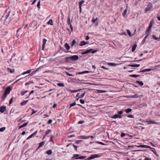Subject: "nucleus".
<instances>
[{"instance_id": "1", "label": "nucleus", "mask_w": 160, "mask_h": 160, "mask_svg": "<svg viewBox=\"0 0 160 160\" xmlns=\"http://www.w3.org/2000/svg\"><path fill=\"white\" fill-rule=\"evenodd\" d=\"M78 57L77 55H74L72 56L66 57L65 59L66 62H70V60L75 61L78 60Z\"/></svg>"}, {"instance_id": "2", "label": "nucleus", "mask_w": 160, "mask_h": 160, "mask_svg": "<svg viewBox=\"0 0 160 160\" xmlns=\"http://www.w3.org/2000/svg\"><path fill=\"white\" fill-rule=\"evenodd\" d=\"M152 7V3L151 2H149L147 7L146 8L145 10V12H147L150 10Z\"/></svg>"}, {"instance_id": "3", "label": "nucleus", "mask_w": 160, "mask_h": 160, "mask_svg": "<svg viewBox=\"0 0 160 160\" xmlns=\"http://www.w3.org/2000/svg\"><path fill=\"white\" fill-rule=\"evenodd\" d=\"M11 90V88L10 87H8L7 88L6 90L5 91L4 94H6L7 95L10 92Z\"/></svg>"}, {"instance_id": "4", "label": "nucleus", "mask_w": 160, "mask_h": 160, "mask_svg": "<svg viewBox=\"0 0 160 160\" xmlns=\"http://www.w3.org/2000/svg\"><path fill=\"white\" fill-rule=\"evenodd\" d=\"M137 147L138 148H152L150 147L149 146L146 145H141L139 146H137Z\"/></svg>"}, {"instance_id": "5", "label": "nucleus", "mask_w": 160, "mask_h": 160, "mask_svg": "<svg viewBox=\"0 0 160 160\" xmlns=\"http://www.w3.org/2000/svg\"><path fill=\"white\" fill-rule=\"evenodd\" d=\"M122 117L121 115H118V114H115L113 116L111 117V118L113 119H116L117 118H121Z\"/></svg>"}, {"instance_id": "6", "label": "nucleus", "mask_w": 160, "mask_h": 160, "mask_svg": "<svg viewBox=\"0 0 160 160\" xmlns=\"http://www.w3.org/2000/svg\"><path fill=\"white\" fill-rule=\"evenodd\" d=\"M6 110V107L5 106H1L0 108V112H3Z\"/></svg>"}, {"instance_id": "7", "label": "nucleus", "mask_w": 160, "mask_h": 160, "mask_svg": "<svg viewBox=\"0 0 160 160\" xmlns=\"http://www.w3.org/2000/svg\"><path fill=\"white\" fill-rule=\"evenodd\" d=\"M47 41V40L46 39H43V44L42 47V50H44L45 48V45L46 43V41Z\"/></svg>"}, {"instance_id": "8", "label": "nucleus", "mask_w": 160, "mask_h": 160, "mask_svg": "<svg viewBox=\"0 0 160 160\" xmlns=\"http://www.w3.org/2000/svg\"><path fill=\"white\" fill-rule=\"evenodd\" d=\"M92 49H88L87 50H86V51L82 52L81 53V54H85L87 53H88L90 52L92 50Z\"/></svg>"}, {"instance_id": "9", "label": "nucleus", "mask_w": 160, "mask_h": 160, "mask_svg": "<svg viewBox=\"0 0 160 160\" xmlns=\"http://www.w3.org/2000/svg\"><path fill=\"white\" fill-rule=\"evenodd\" d=\"M37 133V131H36L34 132L31 134L29 137L27 138V140L29 139L32 138L34 136H35Z\"/></svg>"}, {"instance_id": "10", "label": "nucleus", "mask_w": 160, "mask_h": 160, "mask_svg": "<svg viewBox=\"0 0 160 160\" xmlns=\"http://www.w3.org/2000/svg\"><path fill=\"white\" fill-rule=\"evenodd\" d=\"M128 97L130 98H138L139 97V96L137 94H135L134 95L129 96H128Z\"/></svg>"}, {"instance_id": "11", "label": "nucleus", "mask_w": 160, "mask_h": 160, "mask_svg": "<svg viewBox=\"0 0 160 160\" xmlns=\"http://www.w3.org/2000/svg\"><path fill=\"white\" fill-rule=\"evenodd\" d=\"M105 92H106V91L102 90H97L95 91V93H105Z\"/></svg>"}, {"instance_id": "12", "label": "nucleus", "mask_w": 160, "mask_h": 160, "mask_svg": "<svg viewBox=\"0 0 160 160\" xmlns=\"http://www.w3.org/2000/svg\"><path fill=\"white\" fill-rule=\"evenodd\" d=\"M79 154H74L73 155V156L72 157V158L75 159H80V157H79Z\"/></svg>"}, {"instance_id": "13", "label": "nucleus", "mask_w": 160, "mask_h": 160, "mask_svg": "<svg viewBox=\"0 0 160 160\" xmlns=\"http://www.w3.org/2000/svg\"><path fill=\"white\" fill-rule=\"evenodd\" d=\"M28 123V122H27L25 123L24 124H23L22 125H21L20 126L19 128V129H20L24 127L25 126H26L27 125Z\"/></svg>"}, {"instance_id": "14", "label": "nucleus", "mask_w": 160, "mask_h": 160, "mask_svg": "<svg viewBox=\"0 0 160 160\" xmlns=\"http://www.w3.org/2000/svg\"><path fill=\"white\" fill-rule=\"evenodd\" d=\"M132 111V109L131 108H127L125 109L124 111V112H126L127 113H128L130 112H131Z\"/></svg>"}, {"instance_id": "15", "label": "nucleus", "mask_w": 160, "mask_h": 160, "mask_svg": "<svg viewBox=\"0 0 160 160\" xmlns=\"http://www.w3.org/2000/svg\"><path fill=\"white\" fill-rule=\"evenodd\" d=\"M148 124H156L157 122L153 121L152 120H149L147 121Z\"/></svg>"}, {"instance_id": "16", "label": "nucleus", "mask_w": 160, "mask_h": 160, "mask_svg": "<svg viewBox=\"0 0 160 160\" xmlns=\"http://www.w3.org/2000/svg\"><path fill=\"white\" fill-rule=\"evenodd\" d=\"M64 47L67 50H69L70 49V46L67 43H66L65 44Z\"/></svg>"}, {"instance_id": "17", "label": "nucleus", "mask_w": 160, "mask_h": 160, "mask_svg": "<svg viewBox=\"0 0 160 160\" xmlns=\"http://www.w3.org/2000/svg\"><path fill=\"white\" fill-rule=\"evenodd\" d=\"M137 46V45L136 44H135L133 46L132 48V52H133L136 49V47Z\"/></svg>"}, {"instance_id": "18", "label": "nucleus", "mask_w": 160, "mask_h": 160, "mask_svg": "<svg viewBox=\"0 0 160 160\" xmlns=\"http://www.w3.org/2000/svg\"><path fill=\"white\" fill-rule=\"evenodd\" d=\"M88 43V42H86L83 41L81 42V46H82L85 45L87 44Z\"/></svg>"}, {"instance_id": "19", "label": "nucleus", "mask_w": 160, "mask_h": 160, "mask_svg": "<svg viewBox=\"0 0 160 160\" xmlns=\"http://www.w3.org/2000/svg\"><path fill=\"white\" fill-rule=\"evenodd\" d=\"M44 143H45V142L44 141L42 142H41L40 143H39V146L38 147V148H41V147L43 146V145L44 144Z\"/></svg>"}, {"instance_id": "20", "label": "nucleus", "mask_w": 160, "mask_h": 160, "mask_svg": "<svg viewBox=\"0 0 160 160\" xmlns=\"http://www.w3.org/2000/svg\"><path fill=\"white\" fill-rule=\"evenodd\" d=\"M136 83L140 86H142L143 85V83L142 81H136Z\"/></svg>"}, {"instance_id": "21", "label": "nucleus", "mask_w": 160, "mask_h": 160, "mask_svg": "<svg viewBox=\"0 0 160 160\" xmlns=\"http://www.w3.org/2000/svg\"><path fill=\"white\" fill-rule=\"evenodd\" d=\"M127 13V9H125L124 12H123L122 14V16L124 17H125V16L126 14V13Z\"/></svg>"}, {"instance_id": "22", "label": "nucleus", "mask_w": 160, "mask_h": 160, "mask_svg": "<svg viewBox=\"0 0 160 160\" xmlns=\"http://www.w3.org/2000/svg\"><path fill=\"white\" fill-rule=\"evenodd\" d=\"M154 21L153 20H152L150 22L149 25L148 27H149L150 28H151L152 26V24L154 23Z\"/></svg>"}, {"instance_id": "23", "label": "nucleus", "mask_w": 160, "mask_h": 160, "mask_svg": "<svg viewBox=\"0 0 160 160\" xmlns=\"http://www.w3.org/2000/svg\"><path fill=\"white\" fill-rule=\"evenodd\" d=\"M7 69L8 70V71L10 72L11 73H13L14 72V69H11L9 68H8Z\"/></svg>"}, {"instance_id": "24", "label": "nucleus", "mask_w": 160, "mask_h": 160, "mask_svg": "<svg viewBox=\"0 0 160 160\" xmlns=\"http://www.w3.org/2000/svg\"><path fill=\"white\" fill-rule=\"evenodd\" d=\"M47 24L52 25H53L52 20V19H50L47 22Z\"/></svg>"}, {"instance_id": "25", "label": "nucleus", "mask_w": 160, "mask_h": 160, "mask_svg": "<svg viewBox=\"0 0 160 160\" xmlns=\"http://www.w3.org/2000/svg\"><path fill=\"white\" fill-rule=\"evenodd\" d=\"M52 153V151L50 150H48L46 152V153L49 155H51Z\"/></svg>"}, {"instance_id": "26", "label": "nucleus", "mask_w": 160, "mask_h": 160, "mask_svg": "<svg viewBox=\"0 0 160 160\" xmlns=\"http://www.w3.org/2000/svg\"><path fill=\"white\" fill-rule=\"evenodd\" d=\"M28 101V100L24 101L23 102H21V105L23 106V105H25L27 103Z\"/></svg>"}, {"instance_id": "27", "label": "nucleus", "mask_w": 160, "mask_h": 160, "mask_svg": "<svg viewBox=\"0 0 160 160\" xmlns=\"http://www.w3.org/2000/svg\"><path fill=\"white\" fill-rule=\"evenodd\" d=\"M76 43V41L75 40H73V41L72 42V44L71 45V47H73L74 45H75V43Z\"/></svg>"}, {"instance_id": "28", "label": "nucleus", "mask_w": 160, "mask_h": 160, "mask_svg": "<svg viewBox=\"0 0 160 160\" xmlns=\"http://www.w3.org/2000/svg\"><path fill=\"white\" fill-rule=\"evenodd\" d=\"M76 101H75L73 103H71L70 104V107L69 108H71V107H72L74 106L75 105H76Z\"/></svg>"}, {"instance_id": "29", "label": "nucleus", "mask_w": 160, "mask_h": 160, "mask_svg": "<svg viewBox=\"0 0 160 160\" xmlns=\"http://www.w3.org/2000/svg\"><path fill=\"white\" fill-rule=\"evenodd\" d=\"M130 77H133V78H137L139 76L138 75H136V74H132L130 75Z\"/></svg>"}, {"instance_id": "30", "label": "nucleus", "mask_w": 160, "mask_h": 160, "mask_svg": "<svg viewBox=\"0 0 160 160\" xmlns=\"http://www.w3.org/2000/svg\"><path fill=\"white\" fill-rule=\"evenodd\" d=\"M57 85L58 86H60V87H64V84L62 83H58L57 84Z\"/></svg>"}, {"instance_id": "31", "label": "nucleus", "mask_w": 160, "mask_h": 160, "mask_svg": "<svg viewBox=\"0 0 160 160\" xmlns=\"http://www.w3.org/2000/svg\"><path fill=\"white\" fill-rule=\"evenodd\" d=\"M31 71L30 70H28L27 71L25 72H24L22 74L25 75L26 74L29 73L31 72Z\"/></svg>"}, {"instance_id": "32", "label": "nucleus", "mask_w": 160, "mask_h": 160, "mask_svg": "<svg viewBox=\"0 0 160 160\" xmlns=\"http://www.w3.org/2000/svg\"><path fill=\"white\" fill-rule=\"evenodd\" d=\"M127 32L128 33V35L130 37H131L132 35H131V32L129 30H127Z\"/></svg>"}, {"instance_id": "33", "label": "nucleus", "mask_w": 160, "mask_h": 160, "mask_svg": "<svg viewBox=\"0 0 160 160\" xmlns=\"http://www.w3.org/2000/svg\"><path fill=\"white\" fill-rule=\"evenodd\" d=\"M94 158H97L101 156V154H94Z\"/></svg>"}, {"instance_id": "34", "label": "nucleus", "mask_w": 160, "mask_h": 160, "mask_svg": "<svg viewBox=\"0 0 160 160\" xmlns=\"http://www.w3.org/2000/svg\"><path fill=\"white\" fill-rule=\"evenodd\" d=\"M51 132V130L50 129H48L46 132V135L49 134Z\"/></svg>"}, {"instance_id": "35", "label": "nucleus", "mask_w": 160, "mask_h": 160, "mask_svg": "<svg viewBox=\"0 0 160 160\" xmlns=\"http://www.w3.org/2000/svg\"><path fill=\"white\" fill-rule=\"evenodd\" d=\"M98 18H93L92 20V23H94L95 22L98 20Z\"/></svg>"}, {"instance_id": "36", "label": "nucleus", "mask_w": 160, "mask_h": 160, "mask_svg": "<svg viewBox=\"0 0 160 160\" xmlns=\"http://www.w3.org/2000/svg\"><path fill=\"white\" fill-rule=\"evenodd\" d=\"M67 23L68 25H70V17H68V20H67Z\"/></svg>"}, {"instance_id": "37", "label": "nucleus", "mask_w": 160, "mask_h": 160, "mask_svg": "<svg viewBox=\"0 0 160 160\" xmlns=\"http://www.w3.org/2000/svg\"><path fill=\"white\" fill-rule=\"evenodd\" d=\"M90 137H86L85 136H81V138L85 139L89 138Z\"/></svg>"}, {"instance_id": "38", "label": "nucleus", "mask_w": 160, "mask_h": 160, "mask_svg": "<svg viewBox=\"0 0 160 160\" xmlns=\"http://www.w3.org/2000/svg\"><path fill=\"white\" fill-rule=\"evenodd\" d=\"M132 67H138L140 66V64H132Z\"/></svg>"}, {"instance_id": "39", "label": "nucleus", "mask_w": 160, "mask_h": 160, "mask_svg": "<svg viewBox=\"0 0 160 160\" xmlns=\"http://www.w3.org/2000/svg\"><path fill=\"white\" fill-rule=\"evenodd\" d=\"M89 72L88 71H85L83 72H81V74H85L86 73H88Z\"/></svg>"}, {"instance_id": "40", "label": "nucleus", "mask_w": 160, "mask_h": 160, "mask_svg": "<svg viewBox=\"0 0 160 160\" xmlns=\"http://www.w3.org/2000/svg\"><path fill=\"white\" fill-rule=\"evenodd\" d=\"M5 127H4L0 128V132H3L5 130Z\"/></svg>"}, {"instance_id": "41", "label": "nucleus", "mask_w": 160, "mask_h": 160, "mask_svg": "<svg viewBox=\"0 0 160 160\" xmlns=\"http://www.w3.org/2000/svg\"><path fill=\"white\" fill-rule=\"evenodd\" d=\"M28 92L27 91H23L21 92V94L22 96L24 95L26 92Z\"/></svg>"}, {"instance_id": "42", "label": "nucleus", "mask_w": 160, "mask_h": 160, "mask_svg": "<svg viewBox=\"0 0 160 160\" xmlns=\"http://www.w3.org/2000/svg\"><path fill=\"white\" fill-rule=\"evenodd\" d=\"M33 83V82L32 81H30L29 82L26 83L25 84L26 85H27L29 84L30 83Z\"/></svg>"}, {"instance_id": "43", "label": "nucleus", "mask_w": 160, "mask_h": 160, "mask_svg": "<svg viewBox=\"0 0 160 160\" xmlns=\"http://www.w3.org/2000/svg\"><path fill=\"white\" fill-rule=\"evenodd\" d=\"M38 71V70L37 69L36 70L33 71L32 72V73L31 74V75H32L33 74H34L37 71Z\"/></svg>"}, {"instance_id": "44", "label": "nucleus", "mask_w": 160, "mask_h": 160, "mask_svg": "<svg viewBox=\"0 0 160 160\" xmlns=\"http://www.w3.org/2000/svg\"><path fill=\"white\" fill-rule=\"evenodd\" d=\"M40 1H39L37 5V7L38 8H40Z\"/></svg>"}, {"instance_id": "45", "label": "nucleus", "mask_w": 160, "mask_h": 160, "mask_svg": "<svg viewBox=\"0 0 160 160\" xmlns=\"http://www.w3.org/2000/svg\"><path fill=\"white\" fill-rule=\"evenodd\" d=\"M153 38L155 39L156 40H158V38H157L156 37V36L154 35L152 36Z\"/></svg>"}, {"instance_id": "46", "label": "nucleus", "mask_w": 160, "mask_h": 160, "mask_svg": "<svg viewBox=\"0 0 160 160\" xmlns=\"http://www.w3.org/2000/svg\"><path fill=\"white\" fill-rule=\"evenodd\" d=\"M123 111H118V115H121Z\"/></svg>"}, {"instance_id": "47", "label": "nucleus", "mask_w": 160, "mask_h": 160, "mask_svg": "<svg viewBox=\"0 0 160 160\" xmlns=\"http://www.w3.org/2000/svg\"><path fill=\"white\" fill-rule=\"evenodd\" d=\"M146 36L144 38V39H146L148 37V35H149V33L148 32H146Z\"/></svg>"}, {"instance_id": "48", "label": "nucleus", "mask_w": 160, "mask_h": 160, "mask_svg": "<svg viewBox=\"0 0 160 160\" xmlns=\"http://www.w3.org/2000/svg\"><path fill=\"white\" fill-rule=\"evenodd\" d=\"M151 149H152L151 150V151L154 154H155L156 152V150L154 148H152Z\"/></svg>"}, {"instance_id": "49", "label": "nucleus", "mask_w": 160, "mask_h": 160, "mask_svg": "<svg viewBox=\"0 0 160 160\" xmlns=\"http://www.w3.org/2000/svg\"><path fill=\"white\" fill-rule=\"evenodd\" d=\"M70 92H71V93H73V92H76L77 91H80V89H78V90H74V91H73L72 90H70Z\"/></svg>"}, {"instance_id": "50", "label": "nucleus", "mask_w": 160, "mask_h": 160, "mask_svg": "<svg viewBox=\"0 0 160 160\" xmlns=\"http://www.w3.org/2000/svg\"><path fill=\"white\" fill-rule=\"evenodd\" d=\"M32 113L31 114V115H32V114L35 113L37 112V111H35L33 109H32Z\"/></svg>"}, {"instance_id": "51", "label": "nucleus", "mask_w": 160, "mask_h": 160, "mask_svg": "<svg viewBox=\"0 0 160 160\" xmlns=\"http://www.w3.org/2000/svg\"><path fill=\"white\" fill-rule=\"evenodd\" d=\"M109 64L111 65L112 66H114L117 65V64L114 63H109Z\"/></svg>"}, {"instance_id": "52", "label": "nucleus", "mask_w": 160, "mask_h": 160, "mask_svg": "<svg viewBox=\"0 0 160 160\" xmlns=\"http://www.w3.org/2000/svg\"><path fill=\"white\" fill-rule=\"evenodd\" d=\"M127 117L130 118H134V117L132 115H129L127 116Z\"/></svg>"}, {"instance_id": "53", "label": "nucleus", "mask_w": 160, "mask_h": 160, "mask_svg": "<svg viewBox=\"0 0 160 160\" xmlns=\"http://www.w3.org/2000/svg\"><path fill=\"white\" fill-rule=\"evenodd\" d=\"M125 136V134L124 133L122 132L121 135V137H123Z\"/></svg>"}, {"instance_id": "54", "label": "nucleus", "mask_w": 160, "mask_h": 160, "mask_svg": "<svg viewBox=\"0 0 160 160\" xmlns=\"http://www.w3.org/2000/svg\"><path fill=\"white\" fill-rule=\"evenodd\" d=\"M52 122V119H49L48 122V124H51Z\"/></svg>"}, {"instance_id": "55", "label": "nucleus", "mask_w": 160, "mask_h": 160, "mask_svg": "<svg viewBox=\"0 0 160 160\" xmlns=\"http://www.w3.org/2000/svg\"><path fill=\"white\" fill-rule=\"evenodd\" d=\"M9 12H8V15H6V19H5V21L6 22H7V20L8 17V16H9Z\"/></svg>"}, {"instance_id": "56", "label": "nucleus", "mask_w": 160, "mask_h": 160, "mask_svg": "<svg viewBox=\"0 0 160 160\" xmlns=\"http://www.w3.org/2000/svg\"><path fill=\"white\" fill-rule=\"evenodd\" d=\"M66 74H67L68 75V76H73L72 74H70L68 72H66Z\"/></svg>"}, {"instance_id": "57", "label": "nucleus", "mask_w": 160, "mask_h": 160, "mask_svg": "<svg viewBox=\"0 0 160 160\" xmlns=\"http://www.w3.org/2000/svg\"><path fill=\"white\" fill-rule=\"evenodd\" d=\"M12 100H13V98H12L9 101V104H10L12 103Z\"/></svg>"}, {"instance_id": "58", "label": "nucleus", "mask_w": 160, "mask_h": 160, "mask_svg": "<svg viewBox=\"0 0 160 160\" xmlns=\"http://www.w3.org/2000/svg\"><path fill=\"white\" fill-rule=\"evenodd\" d=\"M146 69H144V70H142L140 71L139 72H146Z\"/></svg>"}, {"instance_id": "59", "label": "nucleus", "mask_w": 160, "mask_h": 160, "mask_svg": "<svg viewBox=\"0 0 160 160\" xmlns=\"http://www.w3.org/2000/svg\"><path fill=\"white\" fill-rule=\"evenodd\" d=\"M18 79L17 80H16V81H15L14 83H13V84H15L16 83H17L18 81H19L20 80V79Z\"/></svg>"}, {"instance_id": "60", "label": "nucleus", "mask_w": 160, "mask_h": 160, "mask_svg": "<svg viewBox=\"0 0 160 160\" xmlns=\"http://www.w3.org/2000/svg\"><path fill=\"white\" fill-rule=\"evenodd\" d=\"M53 138V137L52 136H51L50 139V142H52L53 141V139L52 138Z\"/></svg>"}, {"instance_id": "61", "label": "nucleus", "mask_w": 160, "mask_h": 160, "mask_svg": "<svg viewBox=\"0 0 160 160\" xmlns=\"http://www.w3.org/2000/svg\"><path fill=\"white\" fill-rule=\"evenodd\" d=\"M151 28H149V27H148V28L147 29L146 31H147V32H149L150 30L151 29Z\"/></svg>"}, {"instance_id": "62", "label": "nucleus", "mask_w": 160, "mask_h": 160, "mask_svg": "<svg viewBox=\"0 0 160 160\" xmlns=\"http://www.w3.org/2000/svg\"><path fill=\"white\" fill-rule=\"evenodd\" d=\"M146 69V72H149V71H150L151 70V69H149V68H148V69Z\"/></svg>"}, {"instance_id": "63", "label": "nucleus", "mask_w": 160, "mask_h": 160, "mask_svg": "<svg viewBox=\"0 0 160 160\" xmlns=\"http://www.w3.org/2000/svg\"><path fill=\"white\" fill-rule=\"evenodd\" d=\"M85 93V92H84L81 95V98H82L83 97V96H84Z\"/></svg>"}, {"instance_id": "64", "label": "nucleus", "mask_w": 160, "mask_h": 160, "mask_svg": "<svg viewBox=\"0 0 160 160\" xmlns=\"http://www.w3.org/2000/svg\"><path fill=\"white\" fill-rule=\"evenodd\" d=\"M144 160H151L150 158H146Z\"/></svg>"}]
</instances>
